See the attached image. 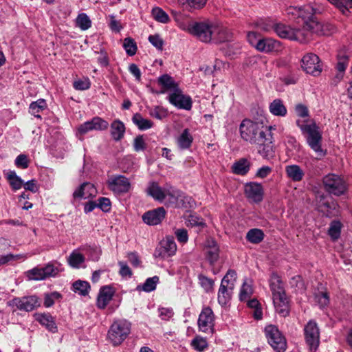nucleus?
<instances>
[{
  "label": "nucleus",
  "instance_id": "nucleus-1",
  "mask_svg": "<svg viewBox=\"0 0 352 352\" xmlns=\"http://www.w3.org/2000/svg\"><path fill=\"white\" fill-rule=\"evenodd\" d=\"M329 25H324L319 21L309 23L304 21V26L292 27L280 22L276 26V34L281 38L292 41H305L311 34L324 35L329 33Z\"/></svg>",
  "mask_w": 352,
  "mask_h": 352
},
{
  "label": "nucleus",
  "instance_id": "nucleus-2",
  "mask_svg": "<svg viewBox=\"0 0 352 352\" xmlns=\"http://www.w3.org/2000/svg\"><path fill=\"white\" fill-rule=\"evenodd\" d=\"M269 281L275 310L280 316L285 317L289 313V302L283 283L276 274H272Z\"/></svg>",
  "mask_w": 352,
  "mask_h": 352
},
{
  "label": "nucleus",
  "instance_id": "nucleus-3",
  "mask_svg": "<svg viewBox=\"0 0 352 352\" xmlns=\"http://www.w3.org/2000/svg\"><path fill=\"white\" fill-rule=\"evenodd\" d=\"M172 14L175 16L177 25L182 30L187 31L203 42L207 43L212 40L213 24L206 22H192L189 20L183 22L180 20L181 16L176 12L172 11Z\"/></svg>",
  "mask_w": 352,
  "mask_h": 352
},
{
  "label": "nucleus",
  "instance_id": "nucleus-4",
  "mask_svg": "<svg viewBox=\"0 0 352 352\" xmlns=\"http://www.w3.org/2000/svg\"><path fill=\"white\" fill-rule=\"evenodd\" d=\"M275 129V126H265L263 123L244 120L240 124L239 130L242 139L256 144L270 132Z\"/></svg>",
  "mask_w": 352,
  "mask_h": 352
},
{
  "label": "nucleus",
  "instance_id": "nucleus-5",
  "mask_svg": "<svg viewBox=\"0 0 352 352\" xmlns=\"http://www.w3.org/2000/svg\"><path fill=\"white\" fill-rule=\"evenodd\" d=\"M296 125L302 133L305 135L308 145L320 156H324L325 153L321 148L322 134L316 122L312 120H296Z\"/></svg>",
  "mask_w": 352,
  "mask_h": 352
},
{
  "label": "nucleus",
  "instance_id": "nucleus-6",
  "mask_svg": "<svg viewBox=\"0 0 352 352\" xmlns=\"http://www.w3.org/2000/svg\"><path fill=\"white\" fill-rule=\"evenodd\" d=\"M147 194L155 200L168 204H177V200L180 193L173 187L166 185L164 187L159 186L157 183L151 182L146 188Z\"/></svg>",
  "mask_w": 352,
  "mask_h": 352
},
{
  "label": "nucleus",
  "instance_id": "nucleus-7",
  "mask_svg": "<svg viewBox=\"0 0 352 352\" xmlns=\"http://www.w3.org/2000/svg\"><path fill=\"white\" fill-rule=\"evenodd\" d=\"M131 322L124 319L117 320L110 327L108 338L114 345H120L131 332Z\"/></svg>",
  "mask_w": 352,
  "mask_h": 352
},
{
  "label": "nucleus",
  "instance_id": "nucleus-8",
  "mask_svg": "<svg viewBox=\"0 0 352 352\" xmlns=\"http://www.w3.org/2000/svg\"><path fill=\"white\" fill-rule=\"evenodd\" d=\"M236 280V272L233 270H229L221 280L218 291L217 299L221 306L224 307L229 302Z\"/></svg>",
  "mask_w": 352,
  "mask_h": 352
},
{
  "label": "nucleus",
  "instance_id": "nucleus-9",
  "mask_svg": "<svg viewBox=\"0 0 352 352\" xmlns=\"http://www.w3.org/2000/svg\"><path fill=\"white\" fill-rule=\"evenodd\" d=\"M315 9L311 5H306L302 7L289 6L286 9V14L289 16H296L298 26H304V21H307L309 23L312 21H318L314 16Z\"/></svg>",
  "mask_w": 352,
  "mask_h": 352
},
{
  "label": "nucleus",
  "instance_id": "nucleus-10",
  "mask_svg": "<svg viewBox=\"0 0 352 352\" xmlns=\"http://www.w3.org/2000/svg\"><path fill=\"white\" fill-rule=\"evenodd\" d=\"M322 182L326 191L330 194L340 196L346 190L344 180L338 175L329 174L323 178Z\"/></svg>",
  "mask_w": 352,
  "mask_h": 352
},
{
  "label": "nucleus",
  "instance_id": "nucleus-11",
  "mask_svg": "<svg viewBox=\"0 0 352 352\" xmlns=\"http://www.w3.org/2000/svg\"><path fill=\"white\" fill-rule=\"evenodd\" d=\"M265 336L269 344L277 352H284L286 349V341L278 328L272 324L265 328Z\"/></svg>",
  "mask_w": 352,
  "mask_h": 352
},
{
  "label": "nucleus",
  "instance_id": "nucleus-12",
  "mask_svg": "<svg viewBox=\"0 0 352 352\" xmlns=\"http://www.w3.org/2000/svg\"><path fill=\"white\" fill-rule=\"evenodd\" d=\"M304 336L311 352H316L320 344V330L317 323L309 320L304 327Z\"/></svg>",
  "mask_w": 352,
  "mask_h": 352
},
{
  "label": "nucleus",
  "instance_id": "nucleus-13",
  "mask_svg": "<svg viewBox=\"0 0 352 352\" xmlns=\"http://www.w3.org/2000/svg\"><path fill=\"white\" fill-rule=\"evenodd\" d=\"M199 330L206 333H212L214 326V315L211 308L202 309L197 321Z\"/></svg>",
  "mask_w": 352,
  "mask_h": 352
},
{
  "label": "nucleus",
  "instance_id": "nucleus-14",
  "mask_svg": "<svg viewBox=\"0 0 352 352\" xmlns=\"http://www.w3.org/2000/svg\"><path fill=\"white\" fill-rule=\"evenodd\" d=\"M108 126V122L100 117L96 116L78 126L77 135H85L92 131H104Z\"/></svg>",
  "mask_w": 352,
  "mask_h": 352
},
{
  "label": "nucleus",
  "instance_id": "nucleus-15",
  "mask_svg": "<svg viewBox=\"0 0 352 352\" xmlns=\"http://www.w3.org/2000/svg\"><path fill=\"white\" fill-rule=\"evenodd\" d=\"M302 68L307 74L318 76L322 72L319 57L312 53L307 54L302 58Z\"/></svg>",
  "mask_w": 352,
  "mask_h": 352
},
{
  "label": "nucleus",
  "instance_id": "nucleus-16",
  "mask_svg": "<svg viewBox=\"0 0 352 352\" xmlns=\"http://www.w3.org/2000/svg\"><path fill=\"white\" fill-rule=\"evenodd\" d=\"M168 101L173 106L180 109L190 110L192 99L189 96L183 94L181 89H175L168 96Z\"/></svg>",
  "mask_w": 352,
  "mask_h": 352
},
{
  "label": "nucleus",
  "instance_id": "nucleus-17",
  "mask_svg": "<svg viewBox=\"0 0 352 352\" xmlns=\"http://www.w3.org/2000/svg\"><path fill=\"white\" fill-rule=\"evenodd\" d=\"M176 252L177 245L174 239L171 236H166L160 243V246L155 250L154 256L164 258L175 255Z\"/></svg>",
  "mask_w": 352,
  "mask_h": 352
},
{
  "label": "nucleus",
  "instance_id": "nucleus-18",
  "mask_svg": "<svg viewBox=\"0 0 352 352\" xmlns=\"http://www.w3.org/2000/svg\"><path fill=\"white\" fill-rule=\"evenodd\" d=\"M108 186L110 190L117 194L127 192L131 188V183L129 179L123 175L109 178Z\"/></svg>",
  "mask_w": 352,
  "mask_h": 352
},
{
  "label": "nucleus",
  "instance_id": "nucleus-19",
  "mask_svg": "<svg viewBox=\"0 0 352 352\" xmlns=\"http://www.w3.org/2000/svg\"><path fill=\"white\" fill-rule=\"evenodd\" d=\"M244 191L245 196L253 202L258 203L263 199V189L261 184L247 183L245 185Z\"/></svg>",
  "mask_w": 352,
  "mask_h": 352
},
{
  "label": "nucleus",
  "instance_id": "nucleus-20",
  "mask_svg": "<svg viewBox=\"0 0 352 352\" xmlns=\"http://www.w3.org/2000/svg\"><path fill=\"white\" fill-rule=\"evenodd\" d=\"M166 212L163 207L149 210L142 216L144 222L148 225L155 226L160 224L165 218Z\"/></svg>",
  "mask_w": 352,
  "mask_h": 352
},
{
  "label": "nucleus",
  "instance_id": "nucleus-21",
  "mask_svg": "<svg viewBox=\"0 0 352 352\" xmlns=\"http://www.w3.org/2000/svg\"><path fill=\"white\" fill-rule=\"evenodd\" d=\"M13 304L19 310L31 311L40 305L38 298L36 296H30L21 298H14Z\"/></svg>",
  "mask_w": 352,
  "mask_h": 352
},
{
  "label": "nucleus",
  "instance_id": "nucleus-22",
  "mask_svg": "<svg viewBox=\"0 0 352 352\" xmlns=\"http://www.w3.org/2000/svg\"><path fill=\"white\" fill-rule=\"evenodd\" d=\"M272 135L271 131L261 140V142L256 143L258 153L265 158H270L273 155Z\"/></svg>",
  "mask_w": 352,
  "mask_h": 352
},
{
  "label": "nucleus",
  "instance_id": "nucleus-23",
  "mask_svg": "<svg viewBox=\"0 0 352 352\" xmlns=\"http://www.w3.org/2000/svg\"><path fill=\"white\" fill-rule=\"evenodd\" d=\"M256 49L265 53L278 52L281 50V45L279 41L272 38H261Z\"/></svg>",
  "mask_w": 352,
  "mask_h": 352
},
{
  "label": "nucleus",
  "instance_id": "nucleus-24",
  "mask_svg": "<svg viewBox=\"0 0 352 352\" xmlns=\"http://www.w3.org/2000/svg\"><path fill=\"white\" fill-rule=\"evenodd\" d=\"M114 294L113 289L110 286L102 287L99 292L97 298V306L100 309H104L112 299Z\"/></svg>",
  "mask_w": 352,
  "mask_h": 352
},
{
  "label": "nucleus",
  "instance_id": "nucleus-25",
  "mask_svg": "<svg viewBox=\"0 0 352 352\" xmlns=\"http://www.w3.org/2000/svg\"><path fill=\"white\" fill-rule=\"evenodd\" d=\"M96 189L91 183H84L74 192V197L84 199H89L96 195Z\"/></svg>",
  "mask_w": 352,
  "mask_h": 352
},
{
  "label": "nucleus",
  "instance_id": "nucleus-26",
  "mask_svg": "<svg viewBox=\"0 0 352 352\" xmlns=\"http://www.w3.org/2000/svg\"><path fill=\"white\" fill-rule=\"evenodd\" d=\"M219 247L213 239H208L206 242L207 258L211 264H214L219 258Z\"/></svg>",
  "mask_w": 352,
  "mask_h": 352
},
{
  "label": "nucleus",
  "instance_id": "nucleus-27",
  "mask_svg": "<svg viewBox=\"0 0 352 352\" xmlns=\"http://www.w3.org/2000/svg\"><path fill=\"white\" fill-rule=\"evenodd\" d=\"M269 110L275 116L284 117L287 113V108L280 99L274 100L269 105Z\"/></svg>",
  "mask_w": 352,
  "mask_h": 352
},
{
  "label": "nucleus",
  "instance_id": "nucleus-28",
  "mask_svg": "<svg viewBox=\"0 0 352 352\" xmlns=\"http://www.w3.org/2000/svg\"><path fill=\"white\" fill-rule=\"evenodd\" d=\"M285 173L288 178L293 182H300L304 177V171L298 165H288L285 167Z\"/></svg>",
  "mask_w": 352,
  "mask_h": 352
},
{
  "label": "nucleus",
  "instance_id": "nucleus-29",
  "mask_svg": "<svg viewBox=\"0 0 352 352\" xmlns=\"http://www.w3.org/2000/svg\"><path fill=\"white\" fill-rule=\"evenodd\" d=\"M125 126L120 120H115L111 124V135L115 141L120 140L124 135Z\"/></svg>",
  "mask_w": 352,
  "mask_h": 352
},
{
  "label": "nucleus",
  "instance_id": "nucleus-30",
  "mask_svg": "<svg viewBox=\"0 0 352 352\" xmlns=\"http://www.w3.org/2000/svg\"><path fill=\"white\" fill-rule=\"evenodd\" d=\"M36 320L43 326H45L49 331L55 332L57 327L52 316L45 314H37L35 315Z\"/></svg>",
  "mask_w": 352,
  "mask_h": 352
},
{
  "label": "nucleus",
  "instance_id": "nucleus-31",
  "mask_svg": "<svg viewBox=\"0 0 352 352\" xmlns=\"http://www.w3.org/2000/svg\"><path fill=\"white\" fill-rule=\"evenodd\" d=\"M85 257L79 252L78 250H74L67 258L69 265L73 268H80L83 267Z\"/></svg>",
  "mask_w": 352,
  "mask_h": 352
},
{
  "label": "nucleus",
  "instance_id": "nucleus-32",
  "mask_svg": "<svg viewBox=\"0 0 352 352\" xmlns=\"http://www.w3.org/2000/svg\"><path fill=\"white\" fill-rule=\"evenodd\" d=\"M213 30L212 41L214 42H224L230 38V34L226 28L214 25Z\"/></svg>",
  "mask_w": 352,
  "mask_h": 352
},
{
  "label": "nucleus",
  "instance_id": "nucleus-33",
  "mask_svg": "<svg viewBox=\"0 0 352 352\" xmlns=\"http://www.w3.org/2000/svg\"><path fill=\"white\" fill-rule=\"evenodd\" d=\"M133 124L141 131H145L153 127L151 120L144 118L140 113H135L132 118Z\"/></svg>",
  "mask_w": 352,
  "mask_h": 352
},
{
  "label": "nucleus",
  "instance_id": "nucleus-34",
  "mask_svg": "<svg viewBox=\"0 0 352 352\" xmlns=\"http://www.w3.org/2000/svg\"><path fill=\"white\" fill-rule=\"evenodd\" d=\"M61 264L58 262H50L43 267L45 278L55 277L61 271Z\"/></svg>",
  "mask_w": 352,
  "mask_h": 352
},
{
  "label": "nucleus",
  "instance_id": "nucleus-35",
  "mask_svg": "<svg viewBox=\"0 0 352 352\" xmlns=\"http://www.w3.org/2000/svg\"><path fill=\"white\" fill-rule=\"evenodd\" d=\"M192 137L190 134L189 130L186 129L177 138L178 146L181 149L188 148L192 142Z\"/></svg>",
  "mask_w": 352,
  "mask_h": 352
},
{
  "label": "nucleus",
  "instance_id": "nucleus-36",
  "mask_svg": "<svg viewBox=\"0 0 352 352\" xmlns=\"http://www.w3.org/2000/svg\"><path fill=\"white\" fill-rule=\"evenodd\" d=\"M158 82L166 90H170L172 92L175 91V89H179L177 84L173 79L172 77L167 74L161 76L158 78Z\"/></svg>",
  "mask_w": 352,
  "mask_h": 352
},
{
  "label": "nucleus",
  "instance_id": "nucleus-37",
  "mask_svg": "<svg viewBox=\"0 0 352 352\" xmlns=\"http://www.w3.org/2000/svg\"><path fill=\"white\" fill-rule=\"evenodd\" d=\"M6 178L14 190L21 189L23 185V181L14 170H9L6 174Z\"/></svg>",
  "mask_w": 352,
  "mask_h": 352
},
{
  "label": "nucleus",
  "instance_id": "nucleus-38",
  "mask_svg": "<svg viewBox=\"0 0 352 352\" xmlns=\"http://www.w3.org/2000/svg\"><path fill=\"white\" fill-rule=\"evenodd\" d=\"M159 280L160 279L157 276L148 278L142 285H138L137 289L146 292H151L156 289Z\"/></svg>",
  "mask_w": 352,
  "mask_h": 352
},
{
  "label": "nucleus",
  "instance_id": "nucleus-39",
  "mask_svg": "<svg viewBox=\"0 0 352 352\" xmlns=\"http://www.w3.org/2000/svg\"><path fill=\"white\" fill-rule=\"evenodd\" d=\"M246 239L250 243L257 244L263 240L264 233L260 229L253 228L248 232Z\"/></svg>",
  "mask_w": 352,
  "mask_h": 352
},
{
  "label": "nucleus",
  "instance_id": "nucleus-40",
  "mask_svg": "<svg viewBox=\"0 0 352 352\" xmlns=\"http://www.w3.org/2000/svg\"><path fill=\"white\" fill-rule=\"evenodd\" d=\"M249 168V162L245 159H241L232 165V170L237 175H245L248 172Z\"/></svg>",
  "mask_w": 352,
  "mask_h": 352
},
{
  "label": "nucleus",
  "instance_id": "nucleus-41",
  "mask_svg": "<svg viewBox=\"0 0 352 352\" xmlns=\"http://www.w3.org/2000/svg\"><path fill=\"white\" fill-rule=\"evenodd\" d=\"M191 346L198 352H204L208 348V343L206 338L196 336L191 341Z\"/></svg>",
  "mask_w": 352,
  "mask_h": 352
},
{
  "label": "nucleus",
  "instance_id": "nucleus-42",
  "mask_svg": "<svg viewBox=\"0 0 352 352\" xmlns=\"http://www.w3.org/2000/svg\"><path fill=\"white\" fill-rule=\"evenodd\" d=\"M336 7L344 14H347L349 10L352 8V0H327Z\"/></svg>",
  "mask_w": 352,
  "mask_h": 352
},
{
  "label": "nucleus",
  "instance_id": "nucleus-43",
  "mask_svg": "<svg viewBox=\"0 0 352 352\" xmlns=\"http://www.w3.org/2000/svg\"><path fill=\"white\" fill-rule=\"evenodd\" d=\"M46 102L43 99H39L36 102H32L29 108L30 113L36 118H41L39 112L46 108Z\"/></svg>",
  "mask_w": 352,
  "mask_h": 352
},
{
  "label": "nucleus",
  "instance_id": "nucleus-44",
  "mask_svg": "<svg viewBox=\"0 0 352 352\" xmlns=\"http://www.w3.org/2000/svg\"><path fill=\"white\" fill-rule=\"evenodd\" d=\"M151 14L153 18L159 23H167L170 21L168 15L159 7L153 8L151 11Z\"/></svg>",
  "mask_w": 352,
  "mask_h": 352
},
{
  "label": "nucleus",
  "instance_id": "nucleus-45",
  "mask_svg": "<svg viewBox=\"0 0 352 352\" xmlns=\"http://www.w3.org/2000/svg\"><path fill=\"white\" fill-rule=\"evenodd\" d=\"M248 305L252 309L253 316L256 320H261L263 318V311L260 302L256 299L248 300Z\"/></svg>",
  "mask_w": 352,
  "mask_h": 352
},
{
  "label": "nucleus",
  "instance_id": "nucleus-46",
  "mask_svg": "<svg viewBox=\"0 0 352 352\" xmlns=\"http://www.w3.org/2000/svg\"><path fill=\"white\" fill-rule=\"evenodd\" d=\"M76 25L82 30H88L91 25L89 17L85 13L79 14L76 19Z\"/></svg>",
  "mask_w": 352,
  "mask_h": 352
},
{
  "label": "nucleus",
  "instance_id": "nucleus-47",
  "mask_svg": "<svg viewBox=\"0 0 352 352\" xmlns=\"http://www.w3.org/2000/svg\"><path fill=\"white\" fill-rule=\"evenodd\" d=\"M26 275L30 280H41L45 279L43 267H34L28 270L26 272Z\"/></svg>",
  "mask_w": 352,
  "mask_h": 352
},
{
  "label": "nucleus",
  "instance_id": "nucleus-48",
  "mask_svg": "<svg viewBox=\"0 0 352 352\" xmlns=\"http://www.w3.org/2000/svg\"><path fill=\"white\" fill-rule=\"evenodd\" d=\"M90 287L87 282L82 280L76 281L73 284V290L80 295L85 296L88 294Z\"/></svg>",
  "mask_w": 352,
  "mask_h": 352
},
{
  "label": "nucleus",
  "instance_id": "nucleus-49",
  "mask_svg": "<svg viewBox=\"0 0 352 352\" xmlns=\"http://www.w3.org/2000/svg\"><path fill=\"white\" fill-rule=\"evenodd\" d=\"M278 24V22L272 19H265L260 21L258 27L261 30L266 32H274L276 33V26Z\"/></svg>",
  "mask_w": 352,
  "mask_h": 352
},
{
  "label": "nucleus",
  "instance_id": "nucleus-50",
  "mask_svg": "<svg viewBox=\"0 0 352 352\" xmlns=\"http://www.w3.org/2000/svg\"><path fill=\"white\" fill-rule=\"evenodd\" d=\"M253 289L252 285L248 283L246 280L243 283L240 293L239 299L241 301L247 300L252 294Z\"/></svg>",
  "mask_w": 352,
  "mask_h": 352
},
{
  "label": "nucleus",
  "instance_id": "nucleus-51",
  "mask_svg": "<svg viewBox=\"0 0 352 352\" xmlns=\"http://www.w3.org/2000/svg\"><path fill=\"white\" fill-rule=\"evenodd\" d=\"M151 116L158 119L162 120L168 116V110L160 106H155L149 111Z\"/></svg>",
  "mask_w": 352,
  "mask_h": 352
},
{
  "label": "nucleus",
  "instance_id": "nucleus-52",
  "mask_svg": "<svg viewBox=\"0 0 352 352\" xmlns=\"http://www.w3.org/2000/svg\"><path fill=\"white\" fill-rule=\"evenodd\" d=\"M342 224L340 221H333L329 228V234L333 239H338L340 237L341 232Z\"/></svg>",
  "mask_w": 352,
  "mask_h": 352
},
{
  "label": "nucleus",
  "instance_id": "nucleus-53",
  "mask_svg": "<svg viewBox=\"0 0 352 352\" xmlns=\"http://www.w3.org/2000/svg\"><path fill=\"white\" fill-rule=\"evenodd\" d=\"M123 47L129 56H133L137 52V45L133 39L126 38L124 40Z\"/></svg>",
  "mask_w": 352,
  "mask_h": 352
},
{
  "label": "nucleus",
  "instance_id": "nucleus-54",
  "mask_svg": "<svg viewBox=\"0 0 352 352\" xmlns=\"http://www.w3.org/2000/svg\"><path fill=\"white\" fill-rule=\"evenodd\" d=\"M318 207L320 208H321V210L322 212H324L322 209V207L326 208L327 209L326 212H327V214L334 215L336 214V212H334L331 210H336V208L338 207V204L336 202H334L333 201L329 202V201H326L324 200L322 201V200H321L320 204L318 205Z\"/></svg>",
  "mask_w": 352,
  "mask_h": 352
},
{
  "label": "nucleus",
  "instance_id": "nucleus-55",
  "mask_svg": "<svg viewBox=\"0 0 352 352\" xmlns=\"http://www.w3.org/2000/svg\"><path fill=\"white\" fill-rule=\"evenodd\" d=\"M295 112L297 116L299 117L298 119L301 120H310L309 118V110L307 107L302 104H298L295 107Z\"/></svg>",
  "mask_w": 352,
  "mask_h": 352
},
{
  "label": "nucleus",
  "instance_id": "nucleus-56",
  "mask_svg": "<svg viewBox=\"0 0 352 352\" xmlns=\"http://www.w3.org/2000/svg\"><path fill=\"white\" fill-rule=\"evenodd\" d=\"M186 224L188 226H197L200 228H204L205 226V223L201 218L198 217L196 214H190L188 216Z\"/></svg>",
  "mask_w": 352,
  "mask_h": 352
},
{
  "label": "nucleus",
  "instance_id": "nucleus-57",
  "mask_svg": "<svg viewBox=\"0 0 352 352\" xmlns=\"http://www.w3.org/2000/svg\"><path fill=\"white\" fill-rule=\"evenodd\" d=\"M91 83L88 78H83L74 82V88L76 90H87L90 87Z\"/></svg>",
  "mask_w": 352,
  "mask_h": 352
},
{
  "label": "nucleus",
  "instance_id": "nucleus-58",
  "mask_svg": "<svg viewBox=\"0 0 352 352\" xmlns=\"http://www.w3.org/2000/svg\"><path fill=\"white\" fill-rule=\"evenodd\" d=\"M348 63L347 58H341L338 60L337 65H336V69L338 72V74L336 76V78L338 80H340L344 76V72L346 68Z\"/></svg>",
  "mask_w": 352,
  "mask_h": 352
},
{
  "label": "nucleus",
  "instance_id": "nucleus-59",
  "mask_svg": "<svg viewBox=\"0 0 352 352\" xmlns=\"http://www.w3.org/2000/svg\"><path fill=\"white\" fill-rule=\"evenodd\" d=\"M183 6H189L194 8H200L203 7L208 0H178Z\"/></svg>",
  "mask_w": 352,
  "mask_h": 352
},
{
  "label": "nucleus",
  "instance_id": "nucleus-60",
  "mask_svg": "<svg viewBox=\"0 0 352 352\" xmlns=\"http://www.w3.org/2000/svg\"><path fill=\"white\" fill-rule=\"evenodd\" d=\"M60 298V294L56 292L46 294L45 296L44 305L46 307H50L54 305L55 300L59 299Z\"/></svg>",
  "mask_w": 352,
  "mask_h": 352
},
{
  "label": "nucleus",
  "instance_id": "nucleus-61",
  "mask_svg": "<svg viewBox=\"0 0 352 352\" xmlns=\"http://www.w3.org/2000/svg\"><path fill=\"white\" fill-rule=\"evenodd\" d=\"M14 164L16 167L25 169L29 166V160L28 156L25 154H20L15 159Z\"/></svg>",
  "mask_w": 352,
  "mask_h": 352
},
{
  "label": "nucleus",
  "instance_id": "nucleus-62",
  "mask_svg": "<svg viewBox=\"0 0 352 352\" xmlns=\"http://www.w3.org/2000/svg\"><path fill=\"white\" fill-rule=\"evenodd\" d=\"M199 280L201 287L206 292H209L212 289L213 285H214V281L212 279H210L205 276L200 275L199 276Z\"/></svg>",
  "mask_w": 352,
  "mask_h": 352
},
{
  "label": "nucleus",
  "instance_id": "nucleus-63",
  "mask_svg": "<svg viewBox=\"0 0 352 352\" xmlns=\"http://www.w3.org/2000/svg\"><path fill=\"white\" fill-rule=\"evenodd\" d=\"M316 300L321 308L324 307L329 302V297L326 292H321L317 294L316 296Z\"/></svg>",
  "mask_w": 352,
  "mask_h": 352
},
{
  "label": "nucleus",
  "instance_id": "nucleus-64",
  "mask_svg": "<svg viewBox=\"0 0 352 352\" xmlns=\"http://www.w3.org/2000/svg\"><path fill=\"white\" fill-rule=\"evenodd\" d=\"M177 241L181 243H186L188 240V234L186 229H177L175 232Z\"/></svg>",
  "mask_w": 352,
  "mask_h": 352
}]
</instances>
